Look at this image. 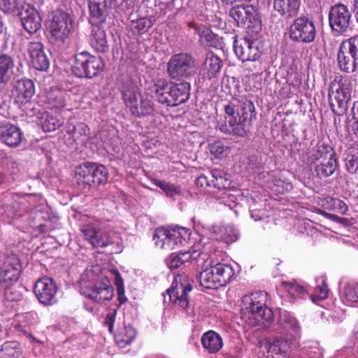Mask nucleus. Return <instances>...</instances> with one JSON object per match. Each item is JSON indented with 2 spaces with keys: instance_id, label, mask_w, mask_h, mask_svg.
Segmentation results:
<instances>
[{
  "instance_id": "nucleus-10",
  "label": "nucleus",
  "mask_w": 358,
  "mask_h": 358,
  "mask_svg": "<svg viewBox=\"0 0 358 358\" xmlns=\"http://www.w3.org/2000/svg\"><path fill=\"white\" fill-rule=\"evenodd\" d=\"M48 29L51 40L58 44H64L72 31V19L68 13L57 10L52 14Z\"/></svg>"
},
{
  "instance_id": "nucleus-62",
  "label": "nucleus",
  "mask_w": 358,
  "mask_h": 358,
  "mask_svg": "<svg viewBox=\"0 0 358 358\" xmlns=\"http://www.w3.org/2000/svg\"><path fill=\"white\" fill-rule=\"evenodd\" d=\"M115 285L117 286V290L124 289L123 280L119 273H117V275H115Z\"/></svg>"
},
{
  "instance_id": "nucleus-6",
  "label": "nucleus",
  "mask_w": 358,
  "mask_h": 358,
  "mask_svg": "<svg viewBox=\"0 0 358 358\" xmlns=\"http://www.w3.org/2000/svg\"><path fill=\"white\" fill-rule=\"evenodd\" d=\"M189 236V231L184 227L172 229L158 228L153 235V241L161 248L169 250L185 245Z\"/></svg>"
},
{
  "instance_id": "nucleus-13",
  "label": "nucleus",
  "mask_w": 358,
  "mask_h": 358,
  "mask_svg": "<svg viewBox=\"0 0 358 358\" xmlns=\"http://www.w3.org/2000/svg\"><path fill=\"white\" fill-rule=\"evenodd\" d=\"M195 60L188 53L173 55L167 64V72L171 78H188L196 71Z\"/></svg>"
},
{
  "instance_id": "nucleus-43",
  "label": "nucleus",
  "mask_w": 358,
  "mask_h": 358,
  "mask_svg": "<svg viewBox=\"0 0 358 358\" xmlns=\"http://www.w3.org/2000/svg\"><path fill=\"white\" fill-rule=\"evenodd\" d=\"M152 24L153 23L150 18L141 17L136 20H132L130 27L134 34L141 35L147 32Z\"/></svg>"
},
{
  "instance_id": "nucleus-5",
  "label": "nucleus",
  "mask_w": 358,
  "mask_h": 358,
  "mask_svg": "<svg viewBox=\"0 0 358 358\" xmlns=\"http://www.w3.org/2000/svg\"><path fill=\"white\" fill-rule=\"evenodd\" d=\"M108 176L106 168L96 163L85 162L75 169V179L83 188L103 183L107 180Z\"/></svg>"
},
{
  "instance_id": "nucleus-14",
  "label": "nucleus",
  "mask_w": 358,
  "mask_h": 358,
  "mask_svg": "<svg viewBox=\"0 0 358 358\" xmlns=\"http://www.w3.org/2000/svg\"><path fill=\"white\" fill-rule=\"evenodd\" d=\"M289 36L292 41L296 43L313 42L316 37V28L313 21L306 16L297 17L289 27Z\"/></svg>"
},
{
  "instance_id": "nucleus-52",
  "label": "nucleus",
  "mask_w": 358,
  "mask_h": 358,
  "mask_svg": "<svg viewBox=\"0 0 358 358\" xmlns=\"http://www.w3.org/2000/svg\"><path fill=\"white\" fill-rule=\"evenodd\" d=\"M18 7V0H0V9L4 13H13Z\"/></svg>"
},
{
  "instance_id": "nucleus-44",
  "label": "nucleus",
  "mask_w": 358,
  "mask_h": 358,
  "mask_svg": "<svg viewBox=\"0 0 358 358\" xmlns=\"http://www.w3.org/2000/svg\"><path fill=\"white\" fill-rule=\"evenodd\" d=\"M199 41L204 46L216 47L218 44V39L209 29L203 28L199 31Z\"/></svg>"
},
{
  "instance_id": "nucleus-46",
  "label": "nucleus",
  "mask_w": 358,
  "mask_h": 358,
  "mask_svg": "<svg viewBox=\"0 0 358 358\" xmlns=\"http://www.w3.org/2000/svg\"><path fill=\"white\" fill-rule=\"evenodd\" d=\"M63 124V121L60 119L47 115V117L42 122V128L45 132H50L55 131Z\"/></svg>"
},
{
  "instance_id": "nucleus-16",
  "label": "nucleus",
  "mask_w": 358,
  "mask_h": 358,
  "mask_svg": "<svg viewBox=\"0 0 358 358\" xmlns=\"http://www.w3.org/2000/svg\"><path fill=\"white\" fill-rule=\"evenodd\" d=\"M329 22L331 29L338 33L346 32L352 23V15L348 8L342 3L333 6L329 12Z\"/></svg>"
},
{
  "instance_id": "nucleus-24",
  "label": "nucleus",
  "mask_w": 358,
  "mask_h": 358,
  "mask_svg": "<svg viewBox=\"0 0 358 358\" xmlns=\"http://www.w3.org/2000/svg\"><path fill=\"white\" fill-rule=\"evenodd\" d=\"M274 331L279 334H286L293 338L300 333V326L295 317L287 311L280 312L278 327Z\"/></svg>"
},
{
  "instance_id": "nucleus-55",
  "label": "nucleus",
  "mask_w": 358,
  "mask_h": 358,
  "mask_svg": "<svg viewBox=\"0 0 358 358\" xmlns=\"http://www.w3.org/2000/svg\"><path fill=\"white\" fill-rule=\"evenodd\" d=\"M117 315L116 310L110 311L106 316L104 324L108 327V331L112 333L113 329V324Z\"/></svg>"
},
{
  "instance_id": "nucleus-29",
  "label": "nucleus",
  "mask_w": 358,
  "mask_h": 358,
  "mask_svg": "<svg viewBox=\"0 0 358 358\" xmlns=\"http://www.w3.org/2000/svg\"><path fill=\"white\" fill-rule=\"evenodd\" d=\"M90 45L97 52L105 53L109 50L106 31L99 25H93L91 34Z\"/></svg>"
},
{
  "instance_id": "nucleus-1",
  "label": "nucleus",
  "mask_w": 358,
  "mask_h": 358,
  "mask_svg": "<svg viewBox=\"0 0 358 358\" xmlns=\"http://www.w3.org/2000/svg\"><path fill=\"white\" fill-rule=\"evenodd\" d=\"M226 123L220 130L238 137H245L249 133L257 113L254 103L245 96H235L224 106Z\"/></svg>"
},
{
  "instance_id": "nucleus-51",
  "label": "nucleus",
  "mask_w": 358,
  "mask_h": 358,
  "mask_svg": "<svg viewBox=\"0 0 358 358\" xmlns=\"http://www.w3.org/2000/svg\"><path fill=\"white\" fill-rule=\"evenodd\" d=\"M3 290L4 291L5 298L8 301H20L23 298L22 293L13 286Z\"/></svg>"
},
{
  "instance_id": "nucleus-45",
  "label": "nucleus",
  "mask_w": 358,
  "mask_h": 358,
  "mask_svg": "<svg viewBox=\"0 0 358 358\" xmlns=\"http://www.w3.org/2000/svg\"><path fill=\"white\" fill-rule=\"evenodd\" d=\"M287 292L294 299L303 298L308 294L306 289L301 285L293 282H287L285 284Z\"/></svg>"
},
{
  "instance_id": "nucleus-19",
  "label": "nucleus",
  "mask_w": 358,
  "mask_h": 358,
  "mask_svg": "<svg viewBox=\"0 0 358 358\" xmlns=\"http://www.w3.org/2000/svg\"><path fill=\"white\" fill-rule=\"evenodd\" d=\"M34 292L38 301L44 306H52L57 302V287L50 278L44 277L38 280Z\"/></svg>"
},
{
  "instance_id": "nucleus-23",
  "label": "nucleus",
  "mask_w": 358,
  "mask_h": 358,
  "mask_svg": "<svg viewBox=\"0 0 358 358\" xmlns=\"http://www.w3.org/2000/svg\"><path fill=\"white\" fill-rule=\"evenodd\" d=\"M34 94V83L31 80L27 78L19 80L12 91L15 101L21 105L28 103Z\"/></svg>"
},
{
  "instance_id": "nucleus-12",
  "label": "nucleus",
  "mask_w": 358,
  "mask_h": 358,
  "mask_svg": "<svg viewBox=\"0 0 358 358\" xmlns=\"http://www.w3.org/2000/svg\"><path fill=\"white\" fill-rule=\"evenodd\" d=\"M229 15L238 27L246 26L252 33L257 34L262 30L261 18L251 6H237L229 10Z\"/></svg>"
},
{
  "instance_id": "nucleus-41",
  "label": "nucleus",
  "mask_w": 358,
  "mask_h": 358,
  "mask_svg": "<svg viewBox=\"0 0 358 358\" xmlns=\"http://www.w3.org/2000/svg\"><path fill=\"white\" fill-rule=\"evenodd\" d=\"M136 337V331L131 327H125L115 336V341L120 348L130 344Z\"/></svg>"
},
{
  "instance_id": "nucleus-33",
  "label": "nucleus",
  "mask_w": 358,
  "mask_h": 358,
  "mask_svg": "<svg viewBox=\"0 0 358 358\" xmlns=\"http://www.w3.org/2000/svg\"><path fill=\"white\" fill-rule=\"evenodd\" d=\"M14 59L7 54L0 55V84L7 83L14 74Z\"/></svg>"
},
{
  "instance_id": "nucleus-64",
  "label": "nucleus",
  "mask_w": 358,
  "mask_h": 358,
  "mask_svg": "<svg viewBox=\"0 0 358 358\" xmlns=\"http://www.w3.org/2000/svg\"><path fill=\"white\" fill-rule=\"evenodd\" d=\"M353 12L355 14V17L358 22V0H354V8Z\"/></svg>"
},
{
  "instance_id": "nucleus-21",
  "label": "nucleus",
  "mask_w": 358,
  "mask_h": 358,
  "mask_svg": "<svg viewBox=\"0 0 358 358\" xmlns=\"http://www.w3.org/2000/svg\"><path fill=\"white\" fill-rule=\"evenodd\" d=\"M27 52L33 66L38 71H45L50 66V61L41 42H29Z\"/></svg>"
},
{
  "instance_id": "nucleus-22",
  "label": "nucleus",
  "mask_w": 358,
  "mask_h": 358,
  "mask_svg": "<svg viewBox=\"0 0 358 358\" xmlns=\"http://www.w3.org/2000/svg\"><path fill=\"white\" fill-rule=\"evenodd\" d=\"M87 4L92 24L105 22L110 9L111 0H87Z\"/></svg>"
},
{
  "instance_id": "nucleus-59",
  "label": "nucleus",
  "mask_w": 358,
  "mask_h": 358,
  "mask_svg": "<svg viewBox=\"0 0 358 358\" xmlns=\"http://www.w3.org/2000/svg\"><path fill=\"white\" fill-rule=\"evenodd\" d=\"M117 4L122 8V10H129L133 8L134 5V0H115Z\"/></svg>"
},
{
  "instance_id": "nucleus-56",
  "label": "nucleus",
  "mask_w": 358,
  "mask_h": 358,
  "mask_svg": "<svg viewBox=\"0 0 358 358\" xmlns=\"http://www.w3.org/2000/svg\"><path fill=\"white\" fill-rule=\"evenodd\" d=\"M163 192L167 196L173 197L180 194V189L176 185L166 182Z\"/></svg>"
},
{
  "instance_id": "nucleus-42",
  "label": "nucleus",
  "mask_w": 358,
  "mask_h": 358,
  "mask_svg": "<svg viewBox=\"0 0 358 358\" xmlns=\"http://www.w3.org/2000/svg\"><path fill=\"white\" fill-rule=\"evenodd\" d=\"M268 351L278 354H286L289 348L288 341L281 337H275L268 341Z\"/></svg>"
},
{
  "instance_id": "nucleus-57",
  "label": "nucleus",
  "mask_w": 358,
  "mask_h": 358,
  "mask_svg": "<svg viewBox=\"0 0 358 358\" xmlns=\"http://www.w3.org/2000/svg\"><path fill=\"white\" fill-rule=\"evenodd\" d=\"M196 185L198 187H212L211 178L205 175H201L196 180Z\"/></svg>"
},
{
  "instance_id": "nucleus-63",
  "label": "nucleus",
  "mask_w": 358,
  "mask_h": 358,
  "mask_svg": "<svg viewBox=\"0 0 358 358\" xmlns=\"http://www.w3.org/2000/svg\"><path fill=\"white\" fill-rule=\"evenodd\" d=\"M151 181L155 185L159 187L162 191L164 189V186L166 182V181L160 180L155 178L152 179Z\"/></svg>"
},
{
  "instance_id": "nucleus-36",
  "label": "nucleus",
  "mask_w": 358,
  "mask_h": 358,
  "mask_svg": "<svg viewBox=\"0 0 358 358\" xmlns=\"http://www.w3.org/2000/svg\"><path fill=\"white\" fill-rule=\"evenodd\" d=\"M213 266L221 287L228 284L234 275V270L229 264L217 263Z\"/></svg>"
},
{
  "instance_id": "nucleus-2",
  "label": "nucleus",
  "mask_w": 358,
  "mask_h": 358,
  "mask_svg": "<svg viewBox=\"0 0 358 358\" xmlns=\"http://www.w3.org/2000/svg\"><path fill=\"white\" fill-rule=\"evenodd\" d=\"M190 89V84L187 82L173 83L166 80H159L150 90L159 103L175 107L189 99Z\"/></svg>"
},
{
  "instance_id": "nucleus-50",
  "label": "nucleus",
  "mask_w": 358,
  "mask_h": 358,
  "mask_svg": "<svg viewBox=\"0 0 358 358\" xmlns=\"http://www.w3.org/2000/svg\"><path fill=\"white\" fill-rule=\"evenodd\" d=\"M329 289L327 285L322 280L321 285H317L315 289V292L312 295L313 301L315 300H324L328 297Z\"/></svg>"
},
{
  "instance_id": "nucleus-28",
  "label": "nucleus",
  "mask_w": 358,
  "mask_h": 358,
  "mask_svg": "<svg viewBox=\"0 0 358 358\" xmlns=\"http://www.w3.org/2000/svg\"><path fill=\"white\" fill-rule=\"evenodd\" d=\"M200 254L196 250L180 253L173 252L166 257V264L170 269H176L191 260L196 259L200 256Z\"/></svg>"
},
{
  "instance_id": "nucleus-54",
  "label": "nucleus",
  "mask_w": 358,
  "mask_h": 358,
  "mask_svg": "<svg viewBox=\"0 0 358 358\" xmlns=\"http://www.w3.org/2000/svg\"><path fill=\"white\" fill-rule=\"evenodd\" d=\"M49 99L55 107L60 108L64 106V99L60 92H57L55 94H49Z\"/></svg>"
},
{
  "instance_id": "nucleus-9",
  "label": "nucleus",
  "mask_w": 358,
  "mask_h": 358,
  "mask_svg": "<svg viewBox=\"0 0 358 358\" xmlns=\"http://www.w3.org/2000/svg\"><path fill=\"white\" fill-rule=\"evenodd\" d=\"M103 69V63L100 57L90 55L87 52L78 53L75 56L72 71L79 78H92Z\"/></svg>"
},
{
  "instance_id": "nucleus-34",
  "label": "nucleus",
  "mask_w": 358,
  "mask_h": 358,
  "mask_svg": "<svg viewBox=\"0 0 358 358\" xmlns=\"http://www.w3.org/2000/svg\"><path fill=\"white\" fill-rule=\"evenodd\" d=\"M201 343L203 348L208 350L210 353L218 352L223 345L221 336L213 331L206 332L202 336Z\"/></svg>"
},
{
  "instance_id": "nucleus-11",
  "label": "nucleus",
  "mask_w": 358,
  "mask_h": 358,
  "mask_svg": "<svg viewBox=\"0 0 358 358\" xmlns=\"http://www.w3.org/2000/svg\"><path fill=\"white\" fill-rule=\"evenodd\" d=\"M337 60L341 71L346 73L356 71L358 68V35L341 44Z\"/></svg>"
},
{
  "instance_id": "nucleus-27",
  "label": "nucleus",
  "mask_w": 358,
  "mask_h": 358,
  "mask_svg": "<svg viewBox=\"0 0 358 358\" xmlns=\"http://www.w3.org/2000/svg\"><path fill=\"white\" fill-rule=\"evenodd\" d=\"M192 289L190 284L180 283L175 287L169 288L166 290V293L169 296V299L173 303H178L183 309H186L189 306L188 293Z\"/></svg>"
},
{
  "instance_id": "nucleus-37",
  "label": "nucleus",
  "mask_w": 358,
  "mask_h": 358,
  "mask_svg": "<svg viewBox=\"0 0 358 358\" xmlns=\"http://www.w3.org/2000/svg\"><path fill=\"white\" fill-rule=\"evenodd\" d=\"M22 353V348L16 341H6L0 348V358H19Z\"/></svg>"
},
{
  "instance_id": "nucleus-26",
  "label": "nucleus",
  "mask_w": 358,
  "mask_h": 358,
  "mask_svg": "<svg viewBox=\"0 0 358 358\" xmlns=\"http://www.w3.org/2000/svg\"><path fill=\"white\" fill-rule=\"evenodd\" d=\"M331 157H336V152L332 147L323 141H319L310 151L306 163L312 166L313 164L321 161H326Z\"/></svg>"
},
{
  "instance_id": "nucleus-60",
  "label": "nucleus",
  "mask_w": 358,
  "mask_h": 358,
  "mask_svg": "<svg viewBox=\"0 0 358 358\" xmlns=\"http://www.w3.org/2000/svg\"><path fill=\"white\" fill-rule=\"evenodd\" d=\"M117 300L119 301V306H121L124 303H125L127 300L125 294H124V289H120L117 290Z\"/></svg>"
},
{
  "instance_id": "nucleus-17",
  "label": "nucleus",
  "mask_w": 358,
  "mask_h": 358,
  "mask_svg": "<svg viewBox=\"0 0 358 358\" xmlns=\"http://www.w3.org/2000/svg\"><path fill=\"white\" fill-rule=\"evenodd\" d=\"M234 50L237 57L242 62L256 61L260 57V51L257 41L247 37H234Z\"/></svg>"
},
{
  "instance_id": "nucleus-32",
  "label": "nucleus",
  "mask_w": 358,
  "mask_h": 358,
  "mask_svg": "<svg viewBox=\"0 0 358 358\" xmlns=\"http://www.w3.org/2000/svg\"><path fill=\"white\" fill-rule=\"evenodd\" d=\"M338 166L337 159L331 157L326 161H321L313 164L311 169H314L316 175L320 178H327L331 176Z\"/></svg>"
},
{
  "instance_id": "nucleus-49",
  "label": "nucleus",
  "mask_w": 358,
  "mask_h": 358,
  "mask_svg": "<svg viewBox=\"0 0 358 358\" xmlns=\"http://www.w3.org/2000/svg\"><path fill=\"white\" fill-rule=\"evenodd\" d=\"M210 153L216 158H222L227 152V148L220 141L214 142L209 145Z\"/></svg>"
},
{
  "instance_id": "nucleus-53",
  "label": "nucleus",
  "mask_w": 358,
  "mask_h": 358,
  "mask_svg": "<svg viewBox=\"0 0 358 358\" xmlns=\"http://www.w3.org/2000/svg\"><path fill=\"white\" fill-rule=\"evenodd\" d=\"M331 202L334 210H338L340 213L343 215L347 213L348 208L344 201L338 199H332Z\"/></svg>"
},
{
  "instance_id": "nucleus-38",
  "label": "nucleus",
  "mask_w": 358,
  "mask_h": 358,
  "mask_svg": "<svg viewBox=\"0 0 358 358\" xmlns=\"http://www.w3.org/2000/svg\"><path fill=\"white\" fill-rule=\"evenodd\" d=\"M222 66L221 59L213 53L209 52L206 55L204 62V69L207 72L209 79L215 77L220 72Z\"/></svg>"
},
{
  "instance_id": "nucleus-4",
  "label": "nucleus",
  "mask_w": 358,
  "mask_h": 358,
  "mask_svg": "<svg viewBox=\"0 0 358 358\" xmlns=\"http://www.w3.org/2000/svg\"><path fill=\"white\" fill-rule=\"evenodd\" d=\"M122 95L131 113L138 117L150 115L153 112V104L148 96H142L138 86L132 81L125 83L122 89Z\"/></svg>"
},
{
  "instance_id": "nucleus-58",
  "label": "nucleus",
  "mask_w": 358,
  "mask_h": 358,
  "mask_svg": "<svg viewBox=\"0 0 358 358\" xmlns=\"http://www.w3.org/2000/svg\"><path fill=\"white\" fill-rule=\"evenodd\" d=\"M74 132L75 135L79 134L81 136H85V139H87L90 134V129L85 124L80 123L75 127Z\"/></svg>"
},
{
  "instance_id": "nucleus-20",
  "label": "nucleus",
  "mask_w": 358,
  "mask_h": 358,
  "mask_svg": "<svg viewBox=\"0 0 358 358\" xmlns=\"http://www.w3.org/2000/svg\"><path fill=\"white\" fill-rule=\"evenodd\" d=\"M20 16L23 28L29 34L36 33L41 28V17L33 6H22Z\"/></svg>"
},
{
  "instance_id": "nucleus-31",
  "label": "nucleus",
  "mask_w": 358,
  "mask_h": 358,
  "mask_svg": "<svg viewBox=\"0 0 358 358\" xmlns=\"http://www.w3.org/2000/svg\"><path fill=\"white\" fill-rule=\"evenodd\" d=\"M197 280L200 286L206 289H216L221 287L212 265L201 271L197 275Z\"/></svg>"
},
{
  "instance_id": "nucleus-30",
  "label": "nucleus",
  "mask_w": 358,
  "mask_h": 358,
  "mask_svg": "<svg viewBox=\"0 0 358 358\" xmlns=\"http://www.w3.org/2000/svg\"><path fill=\"white\" fill-rule=\"evenodd\" d=\"M299 6V0H274L273 3L275 10L287 19L295 17Z\"/></svg>"
},
{
  "instance_id": "nucleus-3",
  "label": "nucleus",
  "mask_w": 358,
  "mask_h": 358,
  "mask_svg": "<svg viewBox=\"0 0 358 358\" xmlns=\"http://www.w3.org/2000/svg\"><path fill=\"white\" fill-rule=\"evenodd\" d=\"M268 294L264 291L252 292L243 297L242 302L245 313H248L255 320L252 325H259L268 328L273 320L272 310L267 306Z\"/></svg>"
},
{
  "instance_id": "nucleus-40",
  "label": "nucleus",
  "mask_w": 358,
  "mask_h": 358,
  "mask_svg": "<svg viewBox=\"0 0 358 358\" xmlns=\"http://www.w3.org/2000/svg\"><path fill=\"white\" fill-rule=\"evenodd\" d=\"M212 187L221 189H227L231 186V180L227 178V175L220 170L213 169L210 173Z\"/></svg>"
},
{
  "instance_id": "nucleus-35",
  "label": "nucleus",
  "mask_w": 358,
  "mask_h": 358,
  "mask_svg": "<svg viewBox=\"0 0 358 358\" xmlns=\"http://www.w3.org/2000/svg\"><path fill=\"white\" fill-rule=\"evenodd\" d=\"M343 159L347 171L350 173L358 172V145L348 148L343 153Z\"/></svg>"
},
{
  "instance_id": "nucleus-48",
  "label": "nucleus",
  "mask_w": 358,
  "mask_h": 358,
  "mask_svg": "<svg viewBox=\"0 0 358 358\" xmlns=\"http://www.w3.org/2000/svg\"><path fill=\"white\" fill-rule=\"evenodd\" d=\"M345 299L350 303H358V284H348L345 287Z\"/></svg>"
},
{
  "instance_id": "nucleus-25",
  "label": "nucleus",
  "mask_w": 358,
  "mask_h": 358,
  "mask_svg": "<svg viewBox=\"0 0 358 358\" xmlns=\"http://www.w3.org/2000/svg\"><path fill=\"white\" fill-rule=\"evenodd\" d=\"M0 141L9 147H17L22 141V132L15 125L2 123L0 124Z\"/></svg>"
},
{
  "instance_id": "nucleus-15",
  "label": "nucleus",
  "mask_w": 358,
  "mask_h": 358,
  "mask_svg": "<svg viewBox=\"0 0 358 358\" xmlns=\"http://www.w3.org/2000/svg\"><path fill=\"white\" fill-rule=\"evenodd\" d=\"M81 294L96 303H102L112 299L114 290L108 278L99 277L95 282L82 287Z\"/></svg>"
},
{
  "instance_id": "nucleus-61",
  "label": "nucleus",
  "mask_w": 358,
  "mask_h": 358,
  "mask_svg": "<svg viewBox=\"0 0 358 358\" xmlns=\"http://www.w3.org/2000/svg\"><path fill=\"white\" fill-rule=\"evenodd\" d=\"M32 213L34 215L35 219H36L38 222H40L41 219H45L46 215L48 216L47 213L41 210H35L32 212Z\"/></svg>"
},
{
  "instance_id": "nucleus-39",
  "label": "nucleus",
  "mask_w": 358,
  "mask_h": 358,
  "mask_svg": "<svg viewBox=\"0 0 358 358\" xmlns=\"http://www.w3.org/2000/svg\"><path fill=\"white\" fill-rule=\"evenodd\" d=\"M29 199H31L30 195H27L22 197H19L12 203L11 206H8V216L15 217L21 216L22 214L27 211V204L29 202Z\"/></svg>"
},
{
  "instance_id": "nucleus-47",
  "label": "nucleus",
  "mask_w": 358,
  "mask_h": 358,
  "mask_svg": "<svg viewBox=\"0 0 358 358\" xmlns=\"http://www.w3.org/2000/svg\"><path fill=\"white\" fill-rule=\"evenodd\" d=\"M347 121L351 123L355 134L358 137V101L354 102Z\"/></svg>"
},
{
  "instance_id": "nucleus-18",
  "label": "nucleus",
  "mask_w": 358,
  "mask_h": 358,
  "mask_svg": "<svg viewBox=\"0 0 358 358\" xmlns=\"http://www.w3.org/2000/svg\"><path fill=\"white\" fill-rule=\"evenodd\" d=\"M81 231L85 238L94 248H106L115 243L112 234L103 229H98L93 223L83 225Z\"/></svg>"
},
{
  "instance_id": "nucleus-7",
  "label": "nucleus",
  "mask_w": 358,
  "mask_h": 358,
  "mask_svg": "<svg viewBox=\"0 0 358 358\" xmlns=\"http://www.w3.org/2000/svg\"><path fill=\"white\" fill-rule=\"evenodd\" d=\"M22 272L19 257L13 252L4 253L0 257V292L13 286Z\"/></svg>"
},
{
  "instance_id": "nucleus-8",
  "label": "nucleus",
  "mask_w": 358,
  "mask_h": 358,
  "mask_svg": "<svg viewBox=\"0 0 358 358\" xmlns=\"http://www.w3.org/2000/svg\"><path fill=\"white\" fill-rule=\"evenodd\" d=\"M351 84L347 79L331 83L329 89V105L334 113L341 115L348 108L351 99Z\"/></svg>"
}]
</instances>
